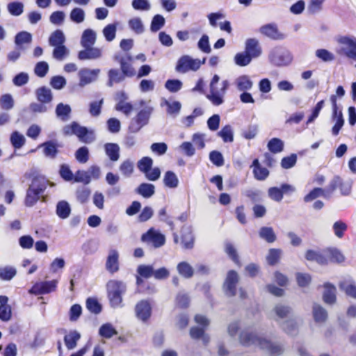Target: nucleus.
Masks as SVG:
<instances>
[{
	"label": "nucleus",
	"mask_w": 356,
	"mask_h": 356,
	"mask_svg": "<svg viewBox=\"0 0 356 356\" xmlns=\"http://www.w3.org/2000/svg\"><path fill=\"white\" fill-rule=\"evenodd\" d=\"M119 254L116 250H111L106 261V269L111 274L119 270Z\"/></svg>",
	"instance_id": "obj_18"
},
{
	"label": "nucleus",
	"mask_w": 356,
	"mask_h": 356,
	"mask_svg": "<svg viewBox=\"0 0 356 356\" xmlns=\"http://www.w3.org/2000/svg\"><path fill=\"white\" fill-rule=\"evenodd\" d=\"M76 159L81 163H86L89 159V151L86 147L79 148L75 153Z\"/></svg>",
	"instance_id": "obj_59"
},
{
	"label": "nucleus",
	"mask_w": 356,
	"mask_h": 356,
	"mask_svg": "<svg viewBox=\"0 0 356 356\" xmlns=\"http://www.w3.org/2000/svg\"><path fill=\"white\" fill-rule=\"evenodd\" d=\"M245 51L253 58L259 57L262 52L259 41L255 38H248L246 40Z\"/></svg>",
	"instance_id": "obj_21"
},
{
	"label": "nucleus",
	"mask_w": 356,
	"mask_h": 356,
	"mask_svg": "<svg viewBox=\"0 0 356 356\" xmlns=\"http://www.w3.org/2000/svg\"><path fill=\"white\" fill-rule=\"evenodd\" d=\"M259 236L268 243H273L276 240V236L272 227H262L259 230Z\"/></svg>",
	"instance_id": "obj_44"
},
{
	"label": "nucleus",
	"mask_w": 356,
	"mask_h": 356,
	"mask_svg": "<svg viewBox=\"0 0 356 356\" xmlns=\"http://www.w3.org/2000/svg\"><path fill=\"white\" fill-rule=\"evenodd\" d=\"M118 96L119 102L115 105V109L123 113L126 115H129L134 108L132 104L131 103L125 102L127 97L124 92H120L118 93Z\"/></svg>",
	"instance_id": "obj_23"
},
{
	"label": "nucleus",
	"mask_w": 356,
	"mask_h": 356,
	"mask_svg": "<svg viewBox=\"0 0 356 356\" xmlns=\"http://www.w3.org/2000/svg\"><path fill=\"white\" fill-rule=\"evenodd\" d=\"M237 88L241 91L250 90L252 87V82L248 76H241L237 79Z\"/></svg>",
	"instance_id": "obj_52"
},
{
	"label": "nucleus",
	"mask_w": 356,
	"mask_h": 356,
	"mask_svg": "<svg viewBox=\"0 0 356 356\" xmlns=\"http://www.w3.org/2000/svg\"><path fill=\"white\" fill-rule=\"evenodd\" d=\"M337 42L341 46L337 50L339 55L356 60V38L350 36H339Z\"/></svg>",
	"instance_id": "obj_6"
},
{
	"label": "nucleus",
	"mask_w": 356,
	"mask_h": 356,
	"mask_svg": "<svg viewBox=\"0 0 356 356\" xmlns=\"http://www.w3.org/2000/svg\"><path fill=\"white\" fill-rule=\"evenodd\" d=\"M260 33L273 40H280L284 38V35L280 33L277 26L274 24L264 25L259 29Z\"/></svg>",
	"instance_id": "obj_17"
},
{
	"label": "nucleus",
	"mask_w": 356,
	"mask_h": 356,
	"mask_svg": "<svg viewBox=\"0 0 356 356\" xmlns=\"http://www.w3.org/2000/svg\"><path fill=\"white\" fill-rule=\"evenodd\" d=\"M324 292L323 300L325 304L334 305L337 302V289L335 286L330 282L323 284Z\"/></svg>",
	"instance_id": "obj_19"
},
{
	"label": "nucleus",
	"mask_w": 356,
	"mask_h": 356,
	"mask_svg": "<svg viewBox=\"0 0 356 356\" xmlns=\"http://www.w3.org/2000/svg\"><path fill=\"white\" fill-rule=\"evenodd\" d=\"M84 50H81L78 54L79 60L97 59L102 56V51L98 48L84 47Z\"/></svg>",
	"instance_id": "obj_24"
},
{
	"label": "nucleus",
	"mask_w": 356,
	"mask_h": 356,
	"mask_svg": "<svg viewBox=\"0 0 356 356\" xmlns=\"http://www.w3.org/2000/svg\"><path fill=\"white\" fill-rule=\"evenodd\" d=\"M165 24V19L161 15H156L154 16L152 23H151V31L153 32H156L160 30Z\"/></svg>",
	"instance_id": "obj_62"
},
{
	"label": "nucleus",
	"mask_w": 356,
	"mask_h": 356,
	"mask_svg": "<svg viewBox=\"0 0 356 356\" xmlns=\"http://www.w3.org/2000/svg\"><path fill=\"white\" fill-rule=\"evenodd\" d=\"M149 112L146 110H140L135 118L132 119L129 126V131L131 133H137L147 124L149 118Z\"/></svg>",
	"instance_id": "obj_12"
},
{
	"label": "nucleus",
	"mask_w": 356,
	"mask_h": 356,
	"mask_svg": "<svg viewBox=\"0 0 356 356\" xmlns=\"http://www.w3.org/2000/svg\"><path fill=\"white\" fill-rule=\"evenodd\" d=\"M114 60L119 63L122 72L126 77H132L136 74V71L131 65L132 57L129 54H115Z\"/></svg>",
	"instance_id": "obj_11"
},
{
	"label": "nucleus",
	"mask_w": 356,
	"mask_h": 356,
	"mask_svg": "<svg viewBox=\"0 0 356 356\" xmlns=\"http://www.w3.org/2000/svg\"><path fill=\"white\" fill-rule=\"evenodd\" d=\"M312 314L316 323H325L328 317L326 309L317 303H314L313 305Z\"/></svg>",
	"instance_id": "obj_25"
},
{
	"label": "nucleus",
	"mask_w": 356,
	"mask_h": 356,
	"mask_svg": "<svg viewBox=\"0 0 356 356\" xmlns=\"http://www.w3.org/2000/svg\"><path fill=\"white\" fill-rule=\"evenodd\" d=\"M220 77L215 74L210 83V94L207 95L208 99L215 106H219L224 102L223 96L228 88L229 83L227 80L221 83V88L218 89L216 85L218 83Z\"/></svg>",
	"instance_id": "obj_3"
},
{
	"label": "nucleus",
	"mask_w": 356,
	"mask_h": 356,
	"mask_svg": "<svg viewBox=\"0 0 356 356\" xmlns=\"http://www.w3.org/2000/svg\"><path fill=\"white\" fill-rule=\"evenodd\" d=\"M163 183L165 186L174 188L178 186L179 180L175 173L169 170L164 175Z\"/></svg>",
	"instance_id": "obj_39"
},
{
	"label": "nucleus",
	"mask_w": 356,
	"mask_h": 356,
	"mask_svg": "<svg viewBox=\"0 0 356 356\" xmlns=\"http://www.w3.org/2000/svg\"><path fill=\"white\" fill-rule=\"evenodd\" d=\"M63 133L65 136L75 135L85 143H90L94 140L92 132L89 131L87 127L81 126L75 121L65 125L63 129Z\"/></svg>",
	"instance_id": "obj_4"
},
{
	"label": "nucleus",
	"mask_w": 356,
	"mask_h": 356,
	"mask_svg": "<svg viewBox=\"0 0 356 356\" xmlns=\"http://www.w3.org/2000/svg\"><path fill=\"white\" fill-rule=\"evenodd\" d=\"M99 334L104 338L110 339L118 332L111 324L105 323L100 327Z\"/></svg>",
	"instance_id": "obj_46"
},
{
	"label": "nucleus",
	"mask_w": 356,
	"mask_h": 356,
	"mask_svg": "<svg viewBox=\"0 0 356 356\" xmlns=\"http://www.w3.org/2000/svg\"><path fill=\"white\" fill-rule=\"evenodd\" d=\"M239 342L245 347L257 346L260 349L266 350L270 356H280L284 352L281 344L259 336L256 332L247 330H243L239 334Z\"/></svg>",
	"instance_id": "obj_1"
},
{
	"label": "nucleus",
	"mask_w": 356,
	"mask_h": 356,
	"mask_svg": "<svg viewBox=\"0 0 356 356\" xmlns=\"http://www.w3.org/2000/svg\"><path fill=\"white\" fill-rule=\"evenodd\" d=\"M305 257L307 261H316L317 264L321 266L328 264L327 248H325L321 251L307 250L305 252Z\"/></svg>",
	"instance_id": "obj_14"
},
{
	"label": "nucleus",
	"mask_w": 356,
	"mask_h": 356,
	"mask_svg": "<svg viewBox=\"0 0 356 356\" xmlns=\"http://www.w3.org/2000/svg\"><path fill=\"white\" fill-rule=\"evenodd\" d=\"M48 186V181L42 177L35 176L32 180L26 192L24 204L26 207L34 206Z\"/></svg>",
	"instance_id": "obj_2"
},
{
	"label": "nucleus",
	"mask_w": 356,
	"mask_h": 356,
	"mask_svg": "<svg viewBox=\"0 0 356 356\" xmlns=\"http://www.w3.org/2000/svg\"><path fill=\"white\" fill-rule=\"evenodd\" d=\"M70 19L76 23H81L85 19L84 11L79 8H73L70 13Z\"/></svg>",
	"instance_id": "obj_63"
},
{
	"label": "nucleus",
	"mask_w": 356,
	"mask_h": 356,
	"mask_svg": "<svg viewBox=\"0 0 356 356\" xmlns=\"http://www.w3.org/2000/svg\"><path fill=\"white\" fill-rule=\"evenodd\" d=\"M179 274L184 278L189 279L193 276L194 270L186 261H181L177 266Z\"/></svg>",
	"instance_id": "obj_31"
},
{
	"label": "nucleus",
	"mask_w": 356,
	"mask_h": 356,
	"mask_svg": "<svg viewBox=\"0 0 356 356\" xmlns=\"http://www.w3.org/2000/svg\"><path fill=\"white\" fill-rule=\"evenodd\" d=\"M108 85L112 86L113 83L122 82L126 76L117 69H111L108 72Z\"/></svg>",
	"instance_id": "obj_36"
},
{
	"label": "nucleus",
	"mask_w": 356,
	"mask_h": 356,
	"mask_svg": "<svg viewBox=\"0 0 356 356\" xmlns=\"http://www.w3.org/2000/svg\"><path fill=\"white\" fill-rule=\"evenodd\" d=\"M173 241L175 243L180 244L184 249H192L195 242L192 227L187 225H183L179 233H173Z\"/></svg>",
	"instance_id": "obj_5"
},
{
	"label": "nucleus",
	"mask_w": 356,
	"mask_h": 356,
	"mask_svg": "<svg viewBox=\"0 0 356 356\" xmlns=\"http://www.w3.org/2000/svg\"><path fill=\"white\" fill-rule=\"evenodd\" d=\"M141 240L145 243H151L155 248H159L165 243V236L152 229L148 230L141 236Z\"/></svg>",
	"instance_id": "obj_15"
},
{
	"label": "nucleus",
	"mask_w": 356,
	"mask_h": 356,
	"mask_svg": "<svg viewBox=\"0 0 356 356\" xmlns=\"http://www.w3.org/2000/svg\"><path fill=\"white\" fill-rule=\"evenodd\" d=\"M136 317L143 322L147 321L152 314V307L148 300H142L135 307Z\"/></svg>",
	"instance_id": "obj_13"
},
{
	"label": "nucleus",
	"mask_w": 356,
	"mask_h": 356,
	"mask_svg": "<svg viewBox=\"0 0 356 356\" xmlns=\"http://www.w3.org/2000/svg\"><path fill=\"white\" fill-rule=\"evenodd\" d=\"M292 309L289 306L282 304H277L274 307V312L280 318H286L291 312Z\"/></svg>",
	"instance_id": "obj_55"
},
{
	"label": "nucleus",
	"mask_w": 356,
	"mask_h": 356,
	"mask_svg": "<svg viewBox=\"0 0 356 356\" xmlns=\"http://www.w3.org/2000/svg\"><path fill=\"white\" fill-rule=\"evenodd\" d=\"M205 58L201 61L199 59H193L188 55H184L178 59L175 70L181 74L186 73L190 70L197 71L205 63Z\"/></svg>",
	"instance_id": "obj_7"
},
{
	"label": "nucleus",
	"mask_w": 356,
	"mask_h": 356,
	"mask_svg": "<svg viewBox=\"0 0 356 356\" xmlns=\"http://www.w3.org/2000/svg\"><path fill=\"white\" fill-rule=\"evenodd\" d=\"M43 147V153L47 157L56 158L59 145L53 140H48L40 145Z\"/></svg>",
	"instance_id": "obj_26"
},
{
	"label": "nucleus",
	"mask_w": 356,
	"mask_h": 356,
	"mask_svg": "<svg viewBox=\"0 0 356 356\" xmlns=\"http://www.w3.org/2000/svg\"><path fill=\"white\" fill-rule=\"evenodd\" d=\"M165 88L170 92H177L182 87V83L178 79H168L165 83Z\"/></svg>",
	"instance_id": "obj_61"
},
{
	"label": "nucleus",
	"mask_w": 356,
	"mask_h": 356,
	"mask_svg": "<svg viewBox=\"0 0 356 356\" xmlns=\"http://www.w3.org/2000/svg\"><path fill=\"white\" fill-rule=\"evenodd\" d=\"M239 282V276L236 271L230 270L227 272L223 284L225 293L230 297L236 295V286Z\"/></svg>",
	"instance_id": "obj_10"
},
{
	"label": "nucleus",
	"mask_w": 356,
	"mask_h": 356,
	"mask_svg": "<svg viewBox=\"0 0 356 356\" xmlns=\"http://www.w3.org/2000/svg\"><path fill=\"white\" fill-rule=\"evenodd\" d=\"M49 42L53 47L62 45L65 42V36L62 31L56 30L49 37Z\"/></svg>",
	"instance_id": "obj_45"
},
{
	"label": "nucleus",
	"mask_w": 356,
	"mask_h": 356,
	"mask_svg": "<svg viewBox=\"0 0 356 356\" xmlns=\"http://www.w3.org/2000/svg\"><path fill=\"white\" fill-rule=\"evenodd\" d=\"M138 274L143 278H149L154 276V269L150 265H140L137 268Z\"/></svg>",
	"instance_id": "obj_57"
},
{
	"label": "nucleus",
	"mask_w": 356,
	"mask_h": 356,
	"mask_svg": "<svg viewBox=\"0 0 356 356\" xmlns=\"http://www.w3.org/2000/svg\"><path fill=\"white\" fill-rule=\"evenodd\" d=\"M250 168H252L254 177L258 181H264L269 176V170L266 168L261 165L258 159L253 160Z\"/></svg>",
	"instance_id": "obj_20"
},
{
	"label": "nucleus",
	"mask_w": 356,
	"mask_h": 356,
	"mask_svg": "<svg viewBox=\"0 0 356 356\" xmlns=\"http://www.w3.org/2000/svg\"><path fill=\"white\" fill-rule=\"evenodd\" d=\"M57 284L58 281L56 280L37 282L29 290V293L35 296L47 294L55 291L57 288Z\"/></svg>",
	"instance_id": "obj_9"
},
{
	"label": "nucleus",
	"mask_w": 356,
	"mask_h": 356,
	"mask_svg": "<svg viewBox=\"0 0 356 356\" xmlns=\"http://www.w3.org/2000/svg\"><path fill=\"white\" fill-rule=\"evenodd\" d=\"M80 337V334L76 330L71 331L68 334L65 335L64 337V341L67 349L72 350L74 348Z\"/></svg>",
	"instance_id": "obj_34"
},
{
	"label": "nucleus",
	"mask_w": 356,
	"mask_h": 356,
	"mask_svg": "<svg viewBox=\"0 0 356 356\" xmlns=\"http://www.w3.org/2000/svg\"><path fill=\"white\" fill-rule=\"evenodd\" d=\"M267 147L270 152L277 154L283 150L284 143L281 139L278 138H273L268 141Z\"/></svg>",
	"instance_id": "obj_40"
},
{
	"label": "nucleus",
	"mask_w": 356,
	"mask_h": 356,
	"mask_svg": "<svg viewBox=\"0 0 356 356\" xmlns=\"http://www.w3.org/2000/svg\"><path fill=\"white\" fill-rule=\"evenodd\" d=\"M153 165V160L149 156H144L137 163L139 170L144 174L151 170Z\"/></svg>",
	"instance_id": "obj_49"
},
{
	"label": "nucleus",
	"mask_w": 356,
	"mask_h": 356,
	"mask_svg": "<svg viewBox=\"0 0 356 356\" xmlns=\"http://www.w3.org/2000/svg\"><path fill=\"white\" fill-rule=\"evenodd\" d=\"M71 208L66 201H60L56 205V214L61 219H65L70 216Z\"/></svg>",
	"instance_id": "obj_35"
},
{
	"label": "nucleus",
	"mask_w": 356,
	"mask_h": 356,
	"mask_svg": "<svg viewBox=\"0 0 356 356\" xmlns=\"http://www.w3.org/2000/svg\"><path fill=\"white\" fill-rule=\"evenodd\" d=\"M108 286V296L110 303L113 307L120 305L122 301V294L124 291L122 282L118 280H110Z\"/></svg>",
	"instance_id": "obj_8"
},
{
	"label": "nucleus",
	"mask_w": 356,
	"mask_h": 356,
	"mask_svg": "<svg viewBox=\"0 0 356 356\" xmlns=\"http://www.w3.org/2000/svg\"><path fill=\"white\" fill-rule=\"evenodd\" d=\"M218 135L222 138L225 143H232L234 140L233 131L230 125L224 126L218 133Z\"/></svg>",
	"instance_id": "obj_47"
},
{
	"label": "nucleus",
	"mask_w": 356,
	"mask_h": 356,
	"mask_svg": "<svg viewBox=\"0 0 356 356\" xmlns=\"http://www.w3.org/2000/svg\"><path fill=\"white\" fill-rule=\"evenodd\" d=\"M338 188L341 191L342 195H348L350 191V186L344 183L340 177L335 176L327 186L326 193H332Z\"/></svg>",
	"instance_id": "obj_16"
},
{
	"label": "nucleus",
	"mask_w": 356,
	"mask_h": 356,
	"mask_svg": "<svg viewBox=\"0 0 356 356\" xmlns=\"http://www.w3.org/2000/svg\"><path fill=\"white\" fill-rule=\"evenodd\" d=\"M31 40V34L26 31H22L18 33L15 38V42L18 46H21L23 44L30 43Z\"/></svg>",
	"instance_id": "obj_54"
},
{
	"label": "nucleus",
	"mask_w": 356,
	"mask_h": 356,
	"mask_svg": "<svg viewBox=\"0 0 356 356\" xmlns=\"http://www.w3.org/2000/svg\"><path fill=\"white\" fill-rule=\"evenodd\" d=\"M282 254V250L277 248H271L266 257L268 264L270 266H275L279 263Z\"/></svg>",
	"instance_id": "obj_42"
},
{
	"label": "nucleus",
	"mask_w": 356,
	"mask_h": 356,
	"mask_svg": "<svg viewBox=\"0 0 356 356\" xmlns=\"http://www.w3.org/2000/svg\"><path fill=\"white\" fill-rule=\"evenodd\" d=\"M103 34L108 42L113 40L116 34V25L114 24L106 25L103 29Z\"/></svg>",
	"instance_id": "obj_58"
},
{
	"label": "nucleus",
	"mask_w": 356,
	"mask_h": 356,
	"mask_svg": "<svg viewBox=\"0 0 356 356\" xmlns=\"http://www.w3.org/2000/svg\"><path fill=\"white\" fill-rule=\"evenodd\" d=\"M316 56L321 60L328 63L335 59L334 55L325 49H318L316 51Z\"/></svg>",
	"instance_id": "obj_50"
},
{
	"label": "nucleus",
	"mask_w": 356,
	"mask_h": 356,
	"mask_svg": "<svg viewBox=\"0 0 356 356\" xmlns=\"http://www.w3.org/2000/svg\"><path fill=\"white\" fill-rule=\"evenodd\" d=\"M7 10L13 16H19L24 12V4L20 1H12L8 3Z\"/></svg>",
	"instance_id": "obj_43"
},
{
	"label": "nucleus",
	"mask_w": 356,
	"mask_h": 356,
	"mask_svg": "<svg viewBox=\"0 0 356 356\" xmlns=\"http://www.w3.org/2000/svg\"><path fill=\"white\" fill-rule=\"evenodd\" d=\"M10 142L15 149H20L25 143V138L22 134L14 131L11 134Z\"/></svg>",
	"instance_id": "obj_53"
},
{
	"label": "nucleus",
	"mask_w": 356,
	"mask_h": 356,
	"mask_svg": "<svg viewBox=\"0 0 356 356\" xmlns=\"http://www.w3.org/2000/svg\"><path fill=\"white\" fill-rule=\"evenodd\" d=\"M86 307L90 312L98 314L102 310V307L98 300L94 298H88L86 300Z\"/></svg>",
	"instance_id": "obj_48"
},
{
	"label": "nucleus",
	"mask_w": 356,
	"mask_h": 356,
	"mask_svg": "<svg viewBox=\"0 0 356 356\" xmlns=\"http://www.w3.org/2000/svg\"><path fill=\"white\" fill-rule=\"evenodd\" d=\"M71 108L68 104L59 103L56 108V116L63 122L67 121L70 118Z\"/></svg>",
	"instance_id": "obj_29"
},
{
	"label": "nucleus",
	"mask_w": 356,
	"mask_h": 356,
	"mask_svg": "<svg viewBox=\"0 0 356 356\" xmlns=\"http://www.w3.org/2000/svg\"><path fill=\"white\" fill-rule=\"evenodd\" d=\"M96 41V33L92 29H86L83 31L81 44L83 47H90L94 45Z\"/></svg>",
	"instance_id": "obj_28"
},
{
	"label": "nucleus",
	"mask_w": 356,
	"mask_h": 356,
	"mask_svg": "<svg viewBox=\"0 0 356 356\" xmlns=\"http://www.w3.org/2000/svg\"><path fill=\"white\" fill-rule=\"evenodd\" d=\"M225 252L228 257L238 266H241V263L234 245L230 242H227L225 245Z\"/></svg>",
	"instance_id": "obj_37"
},
{
	"label": "nucleus",
	"mask_w": 356,
	"mask_h": 356,
	"mask_svg": "<svg viewBox=\"0 0 356 356\" xmlns=\"http://www.w3.org/2000/svg\"><path fill=\"white\" fill-rule=\"evenodd\" d=\"M91 191L87 187H81L76 190V197L77 200L81 203H86L90 195Z\"/></svg>",
	"instance_id": "obj_56"
},
{
	"label": "nucleus",
	"mask_w": 356,
	"mask_h": 356,
	"mask_svg": "<svg viewBox=\"0 0 356 356\" xmlns=\"http://www.w3.org/2000/svg\"><path fill=\"white\" fill-rule=\"evenodd\" d=\"M0 106L3 110L11 109L14 106V101L10 94L3 95L0 98Z\"/></svg>",
	"instance_id": "obj_64"
},
{
	"label": "nucleus",
	"mask_w": 356,
	"mask_h": 356,
	"mask_svg": "<svg viewBox=\"0 0 356 356\" xmlns=\"http://www.w3.org/2000/svg\"><path fill=\"white\" fill-rule=\"evenodd\" d=\"M347 225L341 220H338L333 225L334 234L339 238H343L344 232L347 230Z\"/></svg>",
	"instance_id": "obj_60"
},
{
	"label": "nucleus",
	"mask_w": 356,
	"mask_h": 356,
	"mask_svg": "<svg viewBox=\"0 0 356 356\" xmlns=\"http://www.w3.org/2000/svg\"><path fill=\"white\" fill-rule=\"evenodd\" d=\"M328 263L341 264L344 261L345 257L337 248H327Z\"/></svg>",
	"instance_id": "obj_27"
},
{
	"label": "nucleus",
	"mask_w": 356,
	"mask_h": 356,
	"mask_svg": "<svg viewBox=\"0 0 356 356\" xmlns=\"http://www.w3.org/2000/svg\"><path fill=\"white\" fill-rule=\"evenodd\" d=\"M37 99L42 104L49 103L52 100L51 90L45 86L40 87L35 92Z\"/></svg>",
	"instance_id": "obj_30"
},
{
	"label": "nucleus",
	"mask_w": 356,
	"mask_h": 356,
	"mask_svg": "<svg viewBox=\"0 0 356 356\" xmlns=\"http://www.w3.org/2000/svg\"><path fill=\"white\" fill-rule=\"evenodd\" d=\"M80 82L81 84L85 85L90 83L94 77L97 75L95 71H91L88 69H83L79 72Z\"/></svg>",
	"instance_id": "obj_51"
},
{
	"label": "nucleus",
	"mask_w": 356,
	"mask_h": 356,
	"mask_svg": "<svg viewBox=\"0 0 356 356\" xmlns=\"http://www.w3.org/2000/svg\"><path fill=\"white\" fill-rule=\"evenodd\" d=\"M105 151L107 156L113 161H116L120 157V147L115 143H107L105 145Z\"/></svg>",
	"instance_id": "obj_38"
},
{
	"label": "nucleus",
	"mask_w": 356,
	"mask_h": 356,
	"mask_svg": "<svg viewBox=\"0 0 356 356\" xmlns=\"http://www.w3.org/2000/svg\"><path fill=\"white\" fill-rule=\"evenodd\" d=\"M175 302L178 308L186 309L190 305L191 298L187 293L180 291L176 295Z\"/></svg>",
	"instance_id": "obj_32"
},
{
	"label": "nucleus",
	"mask_w": 356,
	"mask_h": 356,
	"mask_svg": "<svg viewBox=\"0 0 356 356\" xmlns=\"http://www.w3.org/2000/svg\"><path fill=\"white\" fill-rule=\"evenodd\" d=\"M253 58L245 51L237 53L234 56L235 63L241 67H244L250 63Z\"/></svg>",
	"instance_id": "obj_41"
},
{
	"label": "nucleus",
	"mask_w": 356,
	"mask_h": 356,
	"mask_svg": "<svg viewBox=\"0 0 356 356\" xmlns=\"http://www.w3.org/2000/svg\"><path fill=\"white\" fill-rule=\"evenodd\" d=\"M205 330L204 327L193 326L190 329L189 334L193 339H202L203 343L207 346L210 341V337L205 333Z\"/></svg>",
	"instance_id": "obj_22"
},
{
	"label": "nucleus",
	"mask_w": 356,
	"mask_h": 356,
	"mask_svg": "<svg viewBox=\"0 0 356 356\" xmlns=\"http://www.w3.org/2000/svg\"><path fill=\"white\" fill-rule=\"evenodd\" d=\"M136 193L145 198H149L155 193V187L152 184L142 183L136 188Z\"/></svg>",
	"instance_id": "obj_33"
}]
</instances>
